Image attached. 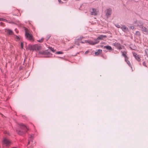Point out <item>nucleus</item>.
Listing matches in <instances>:
<instances>
[{
	"label": "nucleus",
	"mask_w": 148,
	"mask_h": 148,
	"mask_svg": "<svg viewBox=\"0 0 148 148\" xmlns=\"http://www.w3.org/2000/svg\"><path fill=\"white\" fill-rule=\"evenodd\" d=\"M74 47V46H72V47H71L70 48H71H71H73V47Z\"/></svg>",
	"instance_id": "nucleus-40"
},
{
	"label": "nucleus",
	"mask_w": 148,
	"mask_h": 148,
	"mask_svg": "<svg viewBox=\"0 0 148 148\" xmlns=\"http://www.w3.org/2000/svg\"><path fill=\"white\" fill-rule=\"evenodd\" d=\"M112 13V10L110 8L107 9L106 16L108 18L111 15Z\"/></svg>",
	"instance_id": "nucleus-7"
},
{
	"label": "nucleus",
	"mask_w": 148,
	"mask_h": 148,
	"mask_svg": "<svg viewBox=\"0 0 148 148\" xmlns=\"http://www.w3.org/2000/svg\"><path fill=\"white\" fill-rule=\"evenodd\" d=\"M136 47L134 45L133 46V48H132L131 47H130V49H135Z\"/></svg>",
	"instance_id": "nucleus-35"
},
{
	"label": "nucleus",
	"mask_w": 148,
	"mask_h": 148,
	"mask_svg": "<svg viewBox=\"0 0 148 148\" xmlns=\"http://www.w3.org/2000/svg\"><path fill=\"white\" fill-rule=\"evenodd\" d=\"M90 12L91 15L95 16L97 15L96 10L95 8H92L90 10Z\"/></svg>",
	"instance_id": "nucleus-10"
},
{
	"label": "nucleus",
	"mask_w": 148,
	"mask_h": 148,
	"mask_svg": "<svg viewBox=\"0 0 148 148\" xmlns=\"http://www.w3.org/2000/svg\"><path fill=\"white\" fill-rule=\"evenodd\" d=\"M44 51V55H46L47 56H48V57H49V54L47 53H46V51Z\"/></svg>",
	"instance_id": "nucleus-28"
},
{
	"label": "nucleus",
	"mask_w": 148,
	"mask_h": 148,
	"mask_svg": "<svg viewBox=\"0 0 148 148\" xmlns=\"http://www.w3.org/2000/svg\"><path fill=\"white\" fill-rule=\"evenodd\" d=\"M130 28L131 29H134V27L133 26H130Z\"/></svg>",
	"instance_id": "nucleus-36"
},
{
	"label": "nucleus",
	"mask_w": 148,
	"mask_h": 148,
	"mask_svg": "<svg viewBox=\"0 0 148 148\" xmlns=\"http://www.w3.org/2000/svg\"><path fill=\"white\" fill-rule=\"evenodd\" d=\"M90 41H92L89 40H84V41H81V42L82 43H88L89 44L91 45V44H90L89 42Z\"/></svg>",
	"instance_id": "nucleus-19"
},
{
	"label": "nucleus",
	"mask_w": 148,
	"mask_h": 148,
	"mask_svg": "<svg viewBox=\"0 0 148 148\" xmlns=\"http://www.w3.org/2000/svg\"><path fill=\"white\" fill-rule=\"evenodd\" d=\"M4 20V19L2 18H0V21H3Z\"/></svg>",
	"instance_id": "nucleus-37"
},
{
	"label": "nucleus",
	"mask_w": 148,
	"mask_h": 148,
	"mask_svg": "<svg viewBox=\"0 0 148 148\" xmlns=\"http://www.w3.org/2000/svg\"><path fill=\"white\" fill-rule=\"evenodd\" d=\"M79 40L77 39H75V43L76 45H77L78 46H79L80 45L79 43Z\"/></svg>",
	"instance_id": "nucleus-20"
},
{
	"label": "nucleus",
	"mask_w": 148,
	"mask_h": 148,
	"mask_svg": "<svg viewBox=\"0 0 148 148\" xmlns=\"http://www.w3.org/2000/svg\"><path fill=\"white\" fill-rule=\"evenodd\" d=\"M146 54L145 55V60L147 61V63H148V49H146L145 50Z\"/></svg>",
	"instance_id": "nucleus-13"
},
{
	"label": "nucleus",
	"mask_w": 148,
	"mask_h": 148,
	"mask_svg": "<svg viewBox=\"0 0 148 148\" xmlns=\"http://www.w3.org/2000/svg\"><path fill=\"white\" fill-rule=\"evenodd\" d=\"M30 140H29L28 142V144H29L30 143V141H29Z\"/></svg>",
	"instance_id": "nucleus-39"
},
{
	"label": "nucleus",
	"mask_w": 148,
	"mask_h": 148,
	"mask_svg": "<svg viewBox=\"0 0 148 148\" xmlns=\"http://www.w3.org/2000/svg\"><path fill=\"white\" fill-rule=\"evenodd\" d=\"M83 37L82 36H81L80 37H79V38H77V39L79 40H82V39L83 38Z\"/></svg>",
	"instance_id": "nucleus-30"
},
{
	"label": "nucleus",
	"mask_w": 148,
	"mask_h": 148,
	"mask_svg": "<svg viewBox=\"0 0 148 148\" xmlns=\"http://www.w3.org/2000/svg\"><path fill=\"white\" fill-rule=\"evenodd\" d=\"M128 58L125 59V61L130 67H131V65L130 61L128 60Z\"/></svg>",
	"instance_id": "nucleus-18"
},
{
	"label": "nucleus",
	"mask_w": 148,
	"mask_h": 148,
	"mask_svg": "<svg viewBox=\"0 0 148 148\" xmlns=\"http://www.w3.org/2000/svg\"><path fill=\"white\" fill-rule=\"evenodd\" d=\"M121 52L122 53V55L125 57V59H126V58H128V57L126 55L127 53L126 51H124L123 52L121 51Z\"/></svg>",
	"instance_id": "nucleus-16"
},
{
	"label": "nucleus",
	"mask_w": 148,
	"mask_h": 148,
	"mask_svg": "<svg viewBox=\"0 0 148 148\" xmlns=\"http://www.w3.org/2000/svg\"><path fill=\"white\" fill-rule=\"evenodd\" d=\"M12 148H16V147H12Z\"/></svg>",
	"instance_id": "nucleus-42"
},
{
	"label": "nucleus",
	"mask_w": 148,
	"mask_h": 148,
	"mask_svg": "<svg viewBox=\"0 0 148 148\" xmlns=\"http://www.w3.org/2000/svg\"><path fill=\"white\" fill-rule=\"evenodd\" d=\"M58 1L59 2H60L61 1V0H58Z\"/></svg>",
	"instance_id": "nucleus-41"
},
{
	"label": "nucleus",
	"mask_w": 148,
	"mask_h": 148,
	"mask_svg": "<svg viewBox=\"0 0 148 148\" xmlns=\"http://www.w3.org/2000/svg\"><path fill=\"white\" fill-rule=\"evenodd\" d=\"M88 52V51H87L85 52V54H87Z\"/></svg>",
	"instance_id": "nucleus-38"
},
{
	"label": "nucleus",
	"mask_w": 148,
	"mask_h": 148,
	"mask_svg": "<svg viewBox=\"0 0 148 148\" xmlns=\"http://www.w3.org/2000/svg\"><path fill=\"white\" fill-rule=\"evenodd\" d=\"M106 36L105 35H100L98 36L94 41H90L89 42L91 45H94L97 44L99 42V40H103L104 38H106Z\"/></svg>",
	"instance_id": "nucleus-2"
},
{
	"label": "nucleus",
	"mask_w": 148,
	"mask_h": 148,
	"mask_svg": "<svg viewBox=\"0 0 148 148\" xmlns=\"http://www.w3.org/2000/svg\"><path fill=\"white\" fill-rule=\"evenodd\" d=\"M28 130V128L23 123L18 124L17 128H16L17 133L22 136H24Z\"/></svg>",
	"instance_id": "nucleus-1"
},
{
	"label": "nucleus",
	"mask_w": 148,
	"mask_h": 148,
	"mask_svg": "<svg viewBox=\"0 0 148 148\" xmlns=\"http://www.w3.org/2000/svg\"><path fill=\"white\" fill-rule=\"evenodd\" d=\"M3 143L6 146H8L10 144V141L8 139L4 138L3 141Z\"/></svg>",
	"instance_id": "nucleus-5"
},
{
	"label": "nucleus",
	"mask_w": 148,
	"mask_h": 148,
	"mask_svg": "<svg viewBox=\"0 0 148 148\" xmlns=\"http://www.w3.org/2000/svg\"><path fill=\"white\" fill-rule=\"evenodd\" d=\"M20 69H21V67L20 68Z\"/></svg>",
	"instance_id": "nucleus-43"
},
{
	"label": "nucleus",
	"mask_w": 148,
	"mask_h": 148,
	"mask_svg": "<svg viewBox=\"0 0 148 148\" xmlns=\"http://www.w3.org/2000/svg\"><path fill=\"white\" fill-rule=\"evenodd\" d=\"M103 49H106L107 50H109L110 52H111L113 50L112 47L109 45L104 46L103 47Z\"/></svg>",
	"instance_id": "nucleus-11"
},
{
	"label": "nucleus",
	"mask_w": 148,
	"mask_h": 148,
	"mask_svg": "<svg viewBox=\"0 0 148 148\" xmlns=\"http://www.w3.org/2000/svg\"><path fill=\"white\" fill-rule=\"evenodd\" d=\"M136 34L138 36L140 35V33L139 31H137L136 32Z\"/></svg>",
	"instance_id": "nucleus-27"
},
{
	"label": "nucleus",
	"mask_w": 148,
	"mask_h": 148,
	"mask_svg": "<svg viewBox=\"0 0 148 148\" xmlns=\"http://www.w3.org/2000/svg\"><path fill=\"white\" fill-rule=\"evenodd\" d=\"M63 53V52L61 51H58L56 53L57 54H62Z\"/></svg>",
	"instance_id": "nucleus-26"
},
{
	"label": "nucleus",
	"mask_w": 148,
	"mask_h": 148,
	"mask_svg": "<svg viewBox=\"0 0 148 148\" xmlns=\"http://www.w3.org/2000/svg\"><path fill=\"white\" fill-rule=\"evenodd\" d=\"M102 50L101 49H98L97 51L95 52V55H98L101 53Z\"/></svg>",
	"instance_id": "nucleus-17"
},
{
	"label": "nucleus",
	"mask_w": 148,
	"mask_h": 148,
	"mask_svg": "<svg viewBox=\"0 0 148 148\" xmlns=\"http://www.w3.org/2000/svg\"><path fill=\"white\" fill-rule=\"evenodd\" d=\"M14 36H15V38L16 39V40L17 41H19L20 40V38L18 36L16 35H14Z\"/></svg>",
	"instance_id": "nucleus-23"
},
{
	"label": "nucleus",
	"mask_w": 148,
	"mask_h": 148,
	"mask_svg": "<svg viewBox=\"0 0 148 148\" xmlns=\"http://www.w3.org/2000/svg\"><path fill=\"white\" fill-rule=\"evenodd\" d=\"M123 31L124 32H126L128 31V29L127 27H126L124 25H122V27H121Z\"/></svg>",
	"instance_id": "nucleus-12"
},
{
	"label": "nucleus",
	"mask_w": 148,
	"mask_h": 148,
	"mask_svg": "<svg viewBox=\"0 0 148 148\" xmlns=\"http://www.w3.org/2000/svg\"><path fill=\"white\" fill-rule=\"evenodd\" d=\"M48 48L53 52H54L55 51V50H54L52 47H49Z\"/></svg>",
	"instance_id": "nucleus-22"
},
{
	"label": "nucleus",
	"mask_w": 148,
	"mask_h": 148,
	"mask_svg": "<svg viewBox=\"0 0 148 148\" xmlns=\"http://www.w3.org/2000/svg\"><path fill=\"white\" fill-rule=\"evenodd\" d=\"M135 23L136 24V26H139L140 28L143 24V23L139 21H136L135 22Z\"/></svg>",
	"instance_id": "nucleus-8"
},
{
	"label": "nucleus",
	"mask_w": 148,
	"mask_h": 148,
	"mask_svg": "<svg viewBox=\"0 0 148 148\" xmlns=\"http://www.w3.org/2000/svg\"><path fill=\"white\" fill-rule=\"evenodd\" d=\"M28 48L29 50H39L40 49V47L38 45L35 44L33 45H29L28 46Z\"/></svg>",
	"instance_id": "nucleus-3"
},
{
	"label": "nucleus",
	"mask_w": 148,
	"mask_h": 148,
	"mask_svg": "<svg viewBox=\"0 0 148 148\" xmlns=\"http://www.w3.org/2000/svg\"><path fill=\"white\" fill-rule=\"evenodd\" d=\"M43 40L44 38H42L40 40H38V41L40 42H43Z\"/></svg>",
	"instance_id": "nucleus-29"
},
{
	"label": "nucleus",
	"mask_w": 148,
	"mask_h": 148,
	"mask_svg": "<svg viewBox=\"0 0 148 148\" xmlns=\"http://www.w3.org/2000/svg\"><path fill=\"white\" fill-rule=\"evenodd\" d=\"M25 36L28 39L30 40L32 39V36L26 31L25 32Z\"/></svg>",
	"instance_id": "nucleus-6"
},
{
	"label": "nucleus",
	"mask_w": 148,
	"mask_h": 148,
	"mask_svg": "<svg viewBox=\"0 0 148 148\" xmlns=\"http://www.w3.org/2000/svg\"><path fill=\"white\" fill-rule=\"evenodd\" d=\"M142 29V30L146 32H148V30L146 27L143 26V25L140 28Z\"/></svg>",
	"instance_id": "nucleus-15"
},
{
	"label": "nucleus",
	"mask_w": 148,
	"mask_h": 148,
	"mask_svg": "<svg viewBox=\"0 0 148 148\" xmlns=\"http://www.w3.org/2000/svg\"><path fill=\"white\" fill-rule=\"evenodd\" d=\"M34 135L33 134H31L29 137V140L32 141V140L33 138Z\"/></svg>",
	"instance_id": "nucleus-24"
},
{
	"label": "nucleus",
	"mask_w": 148,
	"mask_h": 148,
	"mask_svg": "<svg viewBox=\"0 0 148 148\" xmlns=\"http://www.w3.org/2000/svg\"><path fill=\"white\" fill-rule=\"evenodd\" d=\"M38 53L39 54L44 55L43 51H40Z\"/></svg>",
	"instance_id": "nucleus-33"
},
{
	"label": "nucleus",
	"mask_w": 148,
	"mask_h": 148,
	"mask_svg": "<svg viewBox=\"0 0 148 148\" xmlns=\"http://www.w3.org/2000/svg\"><path fill=\"white\" fill-rule=\"evenodd\" d=\"M143 64L144 66L145 67H147V66L146 65L145 61H144V62H143Z\"/></svg>",
	"instance_id": "nucleus-31"
},
{
	"label": "nucleus",
	"mask_w": 148,
	"mask_h": 148,
	"mask_svg": "<svg viewBox=\"0 0 148 148\" xmlns=\"http://www.w3.org/2000/svg\"><path fill=\"white\" fill-rule=\"evenodd\" d=\"M115 26L118 28H119L120 27V26L118 24H116L115 25Z\"/></svg>",
	"instance_id": "nucleus-32"
},
{
	"label": "nucleus",
	"mask_w": 148,
	"mask_h": 148,
	"mask_svg": "<svg viewBox=\"0 0 148 148\" xmlns=\"http://www.w3.org/2000/svg\"><path fill=\"white\" fill-rule=\"evenodd\" d=\"M20 69H21V67L20 68Z\"/></svg>",
	"instance_id": "nucleus-44"
},
{
	"label": "nucleus",
	"mask_w": 148,
	"mask_h": 148,
	"mask_svg": "<svg viewBox=\"0 0 148 148\" xmlns=\"http://www.w3.org/2000/svg\"><path fill=\"white\" fill-rule=\"evenodd\" d=\"M50 37H51V36H50V35H48L47 36V37H46V40L47 41V40H49V39L50 38Z\"/></svg>",
	"instance_id": "nucleus-25"
},
{
	"label": "nucleus",
	"mask_w": 148,
	"mask_h": 148,
	"mask_svg": "<svg viewBox=\"0 0 148 148\" xmlns=\"http://www.w3.org/2000/svg\"><path fill=\"white\" fill-rule=\"evenodd\" d=\"M7 31L8 32V34L9 35L14 34L13 32L11 29H7Z\"/></svg>",
	"instance_id": "nucleus-14"
},
{
	"label": "nucleus",
	"mask_w": 148,
	"mask_h": 148,
	"mask_svg": "<svg viewBox=\"0 0 148 148\" xmlns=\"http://www.w3.org/2000/svg\"><path fill=\"white\" fill-rule=\"evenodd\" d=\"M21 47L22 49H23V43L22 42H21Z\"/></svg>",
	"instance_id": "nucleus-34"
},
{
	"label": "nucleus",
	"mask_w": 148,
	"mask_h": 148,
	"mask_svg": "<svg viewBox=\"0 0 148 148\" xmlns=\"http://www.w3.org/2000/svg\"><path fill=\"white\" fill-rule=\"evenodd\" d=\"M114 45L119 50H121L122 49L121 45V44L119 43L115 42L114 44Z\"/></svg>",
	"instance_id": "nucleus-9"
},
{
	"label": "nucleus",
	"mask_w": 148,
	"mask_h": 148,
	"mask_svg": "<svg viewBox=\"0 0 148 148\" xmlns=\"http://www.w3.org/2000/svg\"><path fill=\"white\" fill-rule=\"evenodd\" d=\"M45 51H46V53L49 54V57H50V56L52 55V54L50 53L48 49L45 50Z\"/></svg>",
	"instance_id": "nucleus-21"
},
{
	"label": "nucleus",
	"mask_w": 148,
	"mask_h": 148,
	"mask_svg": "<svg viewBox=\"0 0 148 148\" xmlns=\"http://www.w3.org/2000/svg\"><path fill=\"white\" fill-rule=\"evenodd\" d=\"M132 53L136 60L139 63V64L141 65V64L140 63L141 61V59L140 56L134 52H132Z\"/></svg>",
	"instance_id": "nucleus-4"
}]
</instances>
